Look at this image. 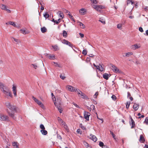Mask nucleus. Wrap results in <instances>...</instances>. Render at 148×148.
<instances>
[{
    "mask_svg": "<svg viewBox=\"0 0 148 148\" xmlns=\"http://www.w3.org/2000/svg\"><path fill=\"white\" fill-rule=\"evenodd\" d=\"M5 105L11 111L10 112L8 109L6 110V111L8 116L13 119L16 120V118L15 116L14 112H17L16 107L14 105H11L10 102L9 101L6 102Z\"/></svg>",
    "mask_w": 148,
    "mask_h": 148,
    "instance_id": "obj_1",
    "label": "nucleus"
},
{
    "mask_svg": "<svg viewBox=\"0 0 148 148\" xmlns=\"http://www.w3.org/2000/svg\"><path fill=\"white\" fill-rule=\"evenodd\" d=\"M0 120L7 122L10 121L9 117L7 115L2 113H0Z\"/></svg>",
    "mask_w": 148,
    "mask_h": 148,
    "instance_id": "obj_2",
    "label": "nucleus"
},
{
    "mask_svg": "<svg viewBox=\"0 0 148 148\" xmlns=\"http://www.w3.org/2000/svg\"><path fill=\"white\" fill-rule=\"evenodd\" d=\"M3 93L7 96L12 97V95L11 93V91L7 87H5V90L2 91Z\"/></svg>",
    "mask_w": 148,
    "mask_h": 148,
    "instance_id": "obj_3",
    "label": "nucleus"
},
{
    "mask_svg": "<svg viewBox=\"0 0 148 148\" xmlns=\"http://www.w3.org/2000/svg\"><path fill=\"white\" fill-rule=\"evenodd\" d=\"M45 56L48 58L50 60H54L55 59V56L53 54L46 53Z\"/></svg>",
    "mask_w": 148,
    "mask_h": 148,
    "instance_id": "obj_4",
    "label": "nucleus"
},
{
    "mask_svg": "<svg viewBox=\"0 0 148 148\" xmlns=\"http://www.w3.org/2000/svg\"><path fill=\"white\" fill-rule=\"evenodd\" d=\"M90 115V113L89 112L84 111V117L86 120L89 121V118Z\"/></svg>",
    "mask_w": 148,
    "mask_h": 148,
    "instance_id": "obj_5",
    "label": "nucleus"
},
{
    "mask_svg": "<svg viewBox=\"0 0 148 148\" xmlns=\"http://www.w3.org/2000/svg\"><path fill=\"white\" fill-rule=\"evenodd\" d=\"M78 94L79 95H80L79 96L82 98L85 99H88V97L86 95L80 91H79V92H78Z\"/></svg>",
    "mask_w": 148,
    "mask_h": 148,
    "instance_id": "obj_6",
    "label": "nucleus"
},
{
    "mask_svg": "<svg viewBox=\"0 0 148 148\" xmlns=\"http://www.w3.org/2000/svg\"><path fill=\"white\" fill-rule=\"evenodd\" d=\"M112 67V70L115 73L118 72L120 73L121 72L120 70L118 69L116 66H115L114 65H112L111 66Z\"/></svg>",
    "mask_w": 148,
    "mask_h": 148,
    "instance_id": "obj_7",
    "label": "nucleus"
},
{
    "mask_svg": "<svg viewBox=\"0 0 148 148\" xmlns=\"http://www.w3.org/2000/svg\"><path fill=\"white\" fill-rule=\"evenodd\" d=\"M130 118L131 120V122H130V125H132L131 128L132 129L134 127L135 125V123L134 120L132 119L131 116H130Z\"/></svg>",
    "mask_w": 148,
    "mask_h": 148,
    "instance_id": "obj_8",
    "label": "nucleus"
},
{
    "mask_svg": "<svg viewBox=\"0 0 148 148\" xmlns=\"http://www.w3.org/2000/svg\"><path fill=\"white\" fill-rule=\"evenodd\" d=\"M12 86V91L14 96L15 97H16L17 96L16 87L14 84Z\"/></svg>",
    "mask_w": 148,
    "mask_h": 148,
    "instance_id": "obj_9",
    "label": "nucleus"
},
{
    "mask_svg": "<svg viewBox=\"0 0 148 148\" xmlns=\"http://www.w3.org/2000/svg\"><path fill=\"white\" fill-rule=\"evenodd\" d=\"M66 88L68 90L70 91L73 92L76 91L75 88L71 86H68L66 87Z\"/></svg>",
    "mask_w": 148,
    "mask_h": 148,
    "instance_id": "obj_10",
    "label": "nucleus"
},
{
    "mask_svg": "<svg viewBox=\"0 0 148 148\" xmlns=\"http://www.w3.org/2000/svg\"><path fill=\"white\" fill-rule=\"evenodd\" d=\"M86 12V10L84 8H82L79 10V12L82 15H85Z\"/></svg>",
    "mask_w": 148,
    "mask_h": 148,
    "instance_id": "obj_11",
    "label": "nucleus"
},
{
    "mask_svg": "<svg viewBox=\"0 0 148 148\" xmlns=\"http://www.w3.org/2000/svg\"><path fill=\"white\" fill-rule=\"evenodd\" d=\"M111 74L109 75L108 73H105L103 75V77L106 80L108 79L109 78Z\"/></svg>",
    "mask_w": 148,
    "mask_h": 148,
    "instance_id": "obj_12",
    "label": "nucleus"
},
{
    "mask_svg": "<svg viewBox=\"0 0 148 148\" xmlns=\"http://www.w3.org/2000/svg\"><path fill=\"white\" fill-rule=\"evenodd\" d=\"M54 103L55 106L57 107L59 112L60 113H61L63 111L62 108L60 106H57L56 104H57V103L54 102Z\"/></svg>",
    "mask_w": 148,
    "mask_h": 148,
    "instance_id": "obj_13",
    "label": "nucleus"
},
{
    "mask_svg": "<svg viewBox=\"0 0 148 148\" xmlns=\"http://www.w3.org/2000/svg\"><path fill=\"white\" fill-rule=\"evenodd\" d=\"M139 141L141 143H144L145 141V138L143 135L142 134L140 135V136Z\"/></svg>",
    "mask_w": 148,
    "mask_h": 148,
    "instance_id": "obj_14",
    "label": "nucleus"
},
{
    "mask_svg": "<svg viewBox=\"0 0 148 148\" xmlns=\"http://www.w3.org/2000/svg\"><path fill=\"white\" fill-rule=\"evenodd\" d=\"M5 87L3 83L0 82V88L2 92L5 90Z\"/></svg>",
    "mask_w": 148,
    "mask_h": 148,
    "instance_id": "obj_15",
    "label": "nucleus"
},
{
    "mask_svg": "<svg viewBox=\"0 0 148 148\" xmlns=\"http://www.w3.org/2000/svg\"><path fill=\"white\" fill-rule=\"evenodd\" d=\"M139 104L136 103H134V105L133 106L134 110L135 111H136L138 110L139 108Z\"/></svg>",
    "mask_w": 148,
    "mask_h": 148,
    "instance_id": "obj_16",
    "label": "nucleus"
},
{
    "mask_svg": "<svg viewBox=\"0 0 148 148\" xmlns=\"http://www.w3.org/2000/svg\"><path fill=\"white\" fill-rule=\"evenodd\" d=\"M99 70L100 71H103L104 68V66L103 64H99Z\"/></svg>",
    "mask_w": 148,
    "mask_h": 148,
    "instance_id": "obj_17",
    "label": "nucleus"
},
{
    "mask_svg": "<svg viewBox=\"0 0 148 148\" xmlns=\"http://www.w3.org/2000/svg\"><path fill=\"white\" fill-rule=\"evenodd\" d=\"M92 136L90 138L94 142H95L97 140V138L96 137L95 135H91Z\"/></svg>",
    "mask_w": 148,
    "mask_h": 148,
    "instance_id": "obj_18",
    "label": "nucleus"
},
{
    "mask_svg": "<svg viewBox=\"0 0 148 148\" xmlns=\"http://www.w3.org/2000/svg\"><path fill=\"white\" fill-rule=\"evenodd\" d=\"M6 24H10L11 25L15 27H17L18 26H16V25L15 23L13 21H9L8 22L6 23Z\"/></svg>",
    "mask_w": 148,
    "mask_h": 148,
    "instance_id": "obj_19",
    "label": "nucleus"
},
{
    "mask_svg": "<svg viewBox=\"0 0 148 148\" xmlns=\"http://www.w3.org/2000/svg\"><path fill=\"white\" fill-rule=\"evenodd\" d=\"M36 103H37L38 105H40L42 108H44V105L40 101L38 100V101H37V102H36Z\"/></svg>",
    "mask_w": 148,
    "mask_h": 148,
    "instance_id": "obj_20",
    "label": "nucleus"
},
{
    "mask_svg": "<svg viewBox=\"0 0 148 148\" xmlns=\"http://www.w3.org/2000/svg\"><path fill=\"white\" fill-rule=\"evenodd\" d=\"M61 125H63L64 128L66 130L67 132H68L69 130V129L67 125L64 122V123H62Z\"/></svg>",
    "mask_w": 148,
    "mask_h": 148,
    "instance_id": "obj_21",
    "label": "nucleus"
},
{
    "mask_svg": "<svg viewBox=\"0 0 148 148\" xmlns=\"http://www.w3.org/2000/svg\"><path fill=\"white\" fill-rule=\"evenodd\" d=\"M40 132L42 134L44 135H45L47 134V132L46 130H40Z\"/></svg>",
    "mask_w": 148,
    "mask_h": 148,
    "instance_id": "obj_22",
    "label": "nucleus"
},
{
    "mask_svg": "<svg viewBox=\"0 0 148 148\" xmlns=\"http://www.w3.org/2000/svg\"><path fill=\"white\" fill-rule=\"evenodd\" d=\"M41 32L42 33H44L46 32L47 31V29L45 27H43L41 28Z\"/></svg>",
    "mask_w": 148,
    "mask_h": 148,
    "instance_id": "obj_23",
    "label": "nucleus"
},
{
    "mask_svg": "<svg viewBox=\"0 0 148 148\" xmlns=\"http://www.w3.org/2000/svg\"><path fill=\"white\" fill-rule=\"evenodd\" d=\"M62 42L63 43L66 44V45L70 44V42H69L68 40H66L65 39L63 40Z\"/></svg>",
    "mask_w": 148,
    "mask_h": 148,
    "instance_id": "obj_24",
    "label": "nucleus"
},
{
    "mask_svg": "<svg viewBox=\"0 0 148 148\" xmlns=\"http://www.w3.org/2000/svg\"><path fill=\"white\" fill-rule=\"evenodd\" d=\"M0 7L2 9L5 10L6 8V6L5 5L1 4H0Z\"/></svg>",
    "mask_w": 148,
    "mask_h": 148,
    "instance_id": "obj_25",
    "label": "nucleus"
},
{
    "mask_svg": "<svg viewBox=\"0 0 148 148\" xmlns=\"http://www.w3.org/2000/svg\"><path fill=\"white\" fill-rule=\"evenodd\" d=\"M62 34L63 36L65 38H66L67 36V33L65 30H63V31Z\"/></svg>",
    "mask_w": 148,
    "mask_h": 148,
    "instance_id": "obj_26",
    "label": "nucleus"
},
{
    "mask_svg": "<svg viewBox=\"0 0 148 148\" xmlns=\"http://www.w3.org/2000/svg\"><path fill=\"white\" fill-rule=\"evenodd\" d=\"M43 15L46 18V19L49 18V15L48 14V12H46L45 14H44Z\"/></svg>",
    "mask_w": 148,
    "mask_h": 148,
    "instance_id": "obj_27",
    "label": "nucleus"
},
{
    "mask_svg": "<svg viewBox=\"0 0 148 148\" xmlns=\"http://www.w3.org/2000/svg\"><path fill=\"white\" fill-rule=\"evenodd\" d=\"M133 54L132 52H128L126 53L125 56L123 55V56L124 57H127L129 55H131Z\"/></svg>",
    "mask_w": 148,
    "mask_h": 148,
    "instance_id": "obj_28",
    "label": "nucleus"
},
{
    "mask_svg": "<svg viewBox=\"0 0 148 148\" xmlns=\"http://www.w3.org/2000/svg\"><path fill=\"white\" fill-rule=\"evenodd\" d=\"M132 48H134V49H136L139 48V47L137 45L135 44L132 45Z\"/></svg>",
    "mask_w": 148,
    "mask_h": 148,
    "instance_id": "obj_29",
    "label": "nucleus"
},
{
    "mask_svg": "<svg viewBox=\"0 0 148 148\" xmlns=\"http://www.w3.org/2000/svg\"><path fill=\"white\" fill-rule=\"evenodd\" d=\"M58 12L59 13V15L62 18L64 17L63 13L61 11H59Z\"/></svg>",
    "mask_w": 148,
    "mask_h": 148,
    "instance_id": "obj_30",
    "label": "nucleus"
},
{
    "mask_svg": "<svg viewBox=\"0 0 148 148\" xmlns=\"http://www.w3.org/2000/svg\"><path fill=\"white\" fill-rule=\"evenodd\" d=\"M78 23H79V25L80 26H82V27H81V28H82V29H84L85 28V25L83 24L82 22L79 21L78 22Z\"/></svg>",
    "mask_w": 148,
    "mask_h": 148,
    "instance_id": "obj_31",
    "label": "nucleus"
},
{
    "mask_svg": "<svg viewBox=\"0 0 148 148\" xmlns=\"http://www.w3.org/2000/svg\"><path fill=\"white\" fill-rule=\"evenodd\" d=\"M12 145L13 146L15 147L16 145H18V143L17 142H13L12 143Z\"/></svg>",
    "mask_w": 148,
    "mask_h": 148,
    "instance_id": "obj_32",
    "label": "nucleus"
},
{
    "mask_svg": "<svg viewBox=\"0 0 148 148\" xmlns=\"http://www.w3.org/2000/svg\"><path fill=\"white\" fill-rule=\"evenodd\" d=\"M130 102H127L126 103V108L128 109L129 108L130 104Z\"/></svg>",
    "mask_w": 148,
    "mask_h": 148,
    "instance_id": "obj_33",
    "label": "nucleus"
},
{
    "mask_svg": "<svg viewBox=\"0 0 148 148\" xmlns=\"http://www.w3.org/2000/svg\"><path fill=\"white\" fill-rule=\"evenodd\" d=\"M87 51L86 49H84L82 51V53L84 55H86L87 54Z\"/></svg>",
    "mask_w": 148,
    "mask_h": 148,
    "instance_id": "obj_34",
    "label": "nucleus"
},
{
    "mask_svg": "<svg viewBox=\"0 0 148 148\" xmlns=\"http://www.w3.org/2000/svg\"><path fill=\"white\" fill-rule=\"evenodd\" d=\"M20 31H21V33L24 34H27V32L25 30L21 29Z\"/></svg>",
    "mask_w": 148,
    "mask_h": 148,
    "instance_id": "obj_35",
    "label": "nucleus"
},
{
    "mask_svg": "<svg viewBox=\"0 0 148 148\" xmlns=\"http://www.w3.org/2000/svg\"><path fill=\"white\" fill-rule=\"evenodd\" d=\"M92 4H97L98 1L97 0H90Z\"/></svg>",
    "mask_w": 148,
    "mask_h": 148,
    "instance_id": "obj_36",
    "label": "nucleus"
},
{
    "mask_svg": "<svg viewBox=\"0 0 148 148\" xmlns=\"http://www.w3.org/2000/svg\"><path fill=\"white\" fill-rule=\"evenodd\" d=\"M52 47L54 49L55 51H56L58 49V47L57 45H55L54 46H52Z\"/></svg>",
    "mask_w": 148,
    "mask_h": 148,
    "instance_id": "obj_37",
    "label": "nucleus"
},
{
    "mask_svg": "<svg viewBox=\"0 0 148 148\" xmlns=\"http://www.w3.org/2000/svg\"><path fill=\"white\" fill-rule=\"evenodd\" d=\"M79 127L83 130H85L86 129V127L83 126L82 123L80 124Z\"/></svg>",
    "mask_w": 148,
    "mask_h": 148,
    "instance_id": "obj_38",
    "label": "nucleus"
},
{
    "mask_svg": "<svg viewBox=\"0 0 148 148\" xmlns=\"http://www.w3.org/2000/svg\"><path fill=\"white\" fill-rule=\"evenodd\" d=\"M58 120L59 121H61V125L62 123H64V122H63L62 119L60 118V117H58Z\"/></svg>",
    "mask_w": 148,
    "mask_h": 148,
    "instance_id": "obj_39",
    "label": "nucleus"
},
{
    "mask_svg": "<svg viewBox=\"0 0 148 148\" xmlns=\"http://www.w3.org/2000/svg\"><path fill=\"white\" fill-rule=\"evenodd\" d=\"M98 7H99L98 8V10H97L98 11H100V9H103L104 8V6H102V5H99Z\"/></svg>",
    "mask_w": 148,
    "mask_h": 148,
    "instance_id": "obj_40",
    "label": "nucleus"
},
{
    "mask_svg": "<svg viewBox=\"0 0 148 148\" xmlns=\"http://www.w3.org/2000/svg\"><path fill=\"white\" fill-rule=\"evenodd\" d=\"M110 134L112 135L113 138L114 139H116V138H115V134H114L113 132L112 131H110Z\"/></svg>",
    "mask_w": 148,
    "mask_h": 148,
    "instance_id": "obj_41",
    "label": "nucleus"
},
{
    "mask_svg": "<svg viewBox=\"0 0 148 148\" xmlns=\"http://www.w3.org/2000/svg\"><path fill=\"white\" fill-rule=\"evenodd\" d=\"M145 123L147 125H148V117H147L145 118V121H144V123Z\"/></svg>",
    "mask_w": 148,
    "mask_h": 148,
    "instance_id": "obj_42",
    "label": "nucleus"
},
{
    "mask_svg": "<svg viewBox=\"0 0 148 148\" xmlns=\"http://www.w3.org/2000/svg\"><path fill=\"white\" fill-rule=\"evenodd\" d=\"M40 128L41 129V130H45V128L44 125L42 124H41L40 125Z\"/></svg>",
    "mask_w": 148,
    "mask_h": 148,
    "instance_id": "obj_43",
    "label": "nucleus"
},
{
    "mask_svg": "<svg viewBox=\"0 0 148 148\" xmlns=\"http://www.w3.org/2000/svg\"><path fill=\"white\" fill-rule=\"evenodd\" d=\"M122 24H118V25H117V27L119 29H121V27H122Z\"/></svg>",
    "mask_w": 148,
    "mask_h": 148,
    "instance_id": "obj_44",
    "label": "nucleus"
},
{
    "mask_svg": "<svg viewBox=\"0 0 148 148\" xmlns=\"http://www.w3.org/2000/svg\"><path fill=\"white\" fill-rule=\"evenodd\" d=\"M111 98H112V99L114 101L116 100V96H115L114 95H113L112 96Z\"/></svg>",
    "mask_w": 148,
    "mask_h": 148,
    "instance_id": "obj_45",
    "label": "nucleus"
},
{
    "mask_svg": "<svg viewBox=\"0 0 148 148\" xmlns=\"http://www.w3.org/2000/svg\"><path fill=\"white\" fill-rule=\"evenodd\" d=\"M99 145L101 147H102L104 146V144L103 142L101 141H100L99 142Z\"/></svg>",
    "mask_w": 148,
    "mask_h": 148,
    "instance_id": "obj_46",
    "label": "nucleus"
},
{
    "mask_svg": "<svg viewBox=\"0 0 148 148\" xmlns=\"http://www.w3.org/2000/svg\"><path fill=\"white\" fill-rule=\"evenodd\" d=\"M93 8L97 11L98 10V8L99 7H98V5H93Z\"/></svg>",
    "mask_w": 148,
    "mask_h": 148,
    "instance_id": "obj_47",
    "label": "nucleus"
},
{
    "mask_svg": "<svg viewBox=\"0 0 148 148\" xmlns=\"http://www.w3.org/2000/svg\"><path fill=\"white\" fill-rule=\"evenodd\" d=\"M32 98L36 102H37V101H38V100L34 96L32 97Z\"/></svg>",
    "mask_w": 148,
    "mask_h": 148,
    "instance_id": "obj_48",
    "label": "nucleus"
},
{
    "mask_svg": "<svg viewBox=\"0 0 148 148\" xmlns=\"http://www.w3.org/2000/svg\"><path fill=\"white\" fill-rule=\"evenodd\" d=\"M32 98L36 102H37V101H38V100L34 96L32 97Z\"/></svg>",
    "mask_w": 148,
    "mask_h": 148,
    "instance_id": "obj_49",
    "label": "nucleus"
},
{
    "mask_svg": "<svg viewBox=\"0 0 148 148\" xmlns=\"http://www.w3.org/2000/svg\"><path fill=\"white\" fill-rule=\"evenodd\" d=\"M32 98L36 102H37V101H38V100L34 96L32 97Z\"/></svg>",
    "mask_w": 148,
    "mask_h": 148,
    "instance_id": "obj_50",
    "label": "nucleus"
},
{
    "mask_svg": "<svg viewBox=\"0 0 148 148\" xmlns=\"http://www.w3.org/2000/svg\"><path fill=\"white\" fill-rule=\"evenodd\" d=\"M57 138L58 139H60V140H62V138L61 137V136L59 134H57Z\"/></svg>",
    "mask_w": 148,
    "mask_h": 148,
    "instance_id": "obj_51",
    "label": "nucleus"
},
{
    "mask_svg": "<svg viewBox=\"0 0 148 148\" xmlns=\"http://www.w3.org/2000/svg\"><path fill=\"white\" fill-rule=\"evenodd\" d=\"M90 108V109H93V110H95V106L94 105H91Z\"/></svg>",
    "mask_w": 148,
    "mask_h": 148,
    "instance_id": "obj_52",
    "label": "nucleus"
},
{
    "mask_svg": "<svg viewBox=\"0 0 148 148\" xmlns=\"http://www.w3.org/2000/svg\"><path fill=\"white\" fill-rule=\"evenodd\" d=\"M139 30L141 32H144L143 28L141 27H140L139 28Z\"/></svg>",
    "mask_w": 148,
    "mask_h": 148,
    "instance_id": "obj_53",
    "label": "nucleus"
},
{
    "mask_svg": "<svg viewBox=\"0 0 148 148\" xmlns=\"http://www.w3.org/2000/svg\"><path fill=\"white\" fill-rule=\"evenodd\" d=\"M31 66H33L34 68L35 69H36L37 67V66L35 64H31Z\"/></svg>",
    "mask_w": 148,
    "mask_h": 148,
    "instance_id": "obj_54",
    "label": "nucleus"
},
{
    "mask_svg": "<svg viewBox=\"0 0 148 148\" xmlns=\"http://www.w3.org/2000/svg\"><path fill=\"white\" fill-rule=\"evenodd\" d=\"M60 20L61 19L60 18L57 21L56 20V23L57 24H58L60 22Z\"/></svg>",
    "mask_w": 148,
    "mask_h": 148,
    "instance_id": "obj_55",
    "label": "nucleus"
},
{
    "mask_svg": "<svg viewBox=\"0 0 148 148\" xmlns=\"http://www.w3.org/2000/svg\"><path fill=\"white\" fill-rule=\"evenodd\" d=\"M73 105H74L76 108H80L79 107V106L77 105V104H76L74 102H73Z\"/></svg>",
    "mask_w": 148,
    "mask_h": 148,
    "instance_id": "obj_56",
    "label": "nucleus"
},
{
    "mask_svg": "<svg viewBox=\"0 0 148 148\" xmlns=\"http://www.w3.org/2000/svg\"><path fill=\"white\" fill-rule=\"evenodd\" d=\"M96 114H97V118L98 119H99V120H101V121H102V123H103V119H100V118H99V117H98V115H97V112L96 113Z\"/></svg>",
    "mask_w": 148,
    "mask_h": 148,
    "instance_id": "obj_57",
    "label": "nucleus"
},
{
    "mask_svg": "<svg viewBox=\"0 0 148 148\" xmlns=\"http://www.w3.org/2000/svg\"><path fill=\"white\" fill-rule=\"evenodd\" d=\"M94 66V67H96V69H99V66L98 65H96L94 63L93 64Z\"/></svg>",
    "mask_w": 148,
    "mask_h": 148,
    "instance_id": "obj_58",
    "label": "nucleus"
},
{
    "mask_svg": "<svg viewBox=\"0 0 148 148\" xmlns=\"http://www.w3.org/2000/svg\"><path fill=\"white\" fill-rule=\"evenodd\" d=\"M60 77L61 79H62L63 80L65 78V77L64 76H62L61 74L60 75Z\"/></svg>",
    "mask_w": 148,
    "mask_h": 148,
    "instance_id": "obj_59",
    "label": "nucleus"
},
{
    "mask_svg": "<svg viewBox=\"0 0 148 148\" xmlns=\"http://www.w3.org/2000/svg\"><path fill=\"white\" fill-rule=\"evenodd\" d=\"M12 38H13L14 39V40L16 42H18L19 40L18 39H16V38H14L13 37H12Z\"/></svg>",
    "mask_w": 148,
    "mask_h": 148,
    "instance_id": "obj_60",
    "label": "nucleus"
},
{
    "mask_svg": "<svg viewBox=\"0 0 148 148\" xmlns=\"http://www.w3.org/2000/svg\"><path fill=\"white\" fill-rule=\"evenodd\" d=\"M70 18L74 22H75V21L74 18L73 17V16H71V17H70Z\"/></svg>",
    "mask_w": 148,
    "mask_h": 148,
    "instance_id": "obj_61",
    "label": "nucleus"
},
{
    "mask_svg": "<svg viewBox=\"0 0 148 148\" xmlns=\"http://www.w3.org/2000/svg\"><path fill=\"white\" fill-rule=\"evenodd\" d=\"M79 35L80 36V37L81 38H82L84 37V34H83L80 33H79Z\"/></svg>",
    "mask_w": 148,
    "mask_h": 148,
    "instance_id": "obj_62",
    "label": "nucleus"
},
{
    "mask_svg": "<svg viewBox=\"0 0 148 148\" xmlns=\"http://www.w3.org/2000/svg\"><path fill=\"white\" fill-rule=\"evenodd\" d=\"M127 5H128V4H130L131 3V0H127Z\"/></svg>",
    "mask_w": 148,
    "mask_h": 148,
    "instance_id": "obj_63",
    "label": "nucleus"
},
{
    "mask_svg": "<svg viewBox=\"0 0 148 148\" xmlns=\"http://www.w3.org/2000/svg\"><path fill=\"white\" fill-rule=\"evenodd\" d=\"M40 4L41 5V6L40 8V10H44V8L43 6L42 5V4L40 3Z\"/></svg>",
    "mask_w": 148,
    "mask_h": 148,
    "instance_id": "obj_64",
    "label": "nucleus"
}]
</instances>
